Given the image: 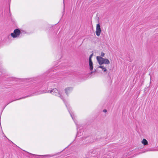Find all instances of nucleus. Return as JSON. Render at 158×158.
<instances>
[{"mask_svg": "<svg viewBox=\"0 0 158 158\" xmlns=\"http://www.w3.org/2000/svg\"><path fill=\"white\" fill-rule=\"evenodd\" d=\"M89 69L90 70H92L93 67V63L92 61H89Z\"/></svg>", "mask_w": 158, "mask_h": 158, "instance_id": "423d86ee", "label": "nucleus"}, {"mask_svg": "<svg viewBox=\"0 0 158 158\" xmlns=\"http://www.w3.org/2000/svg\"><path fill=\"white\" fill-rule=\"evenodd\" d=\"M105 55V53H103V52H102L101 53V56H103Z\"/></svg>", "mask_w": 158, "mask_h": 158, "instance_id": "ddd939ff", "label": "nucleus"}, {"mask_svg": "<svg viewBox=\"0 0 158 158\" xmlns=\"http://www.w3.org/2000/svg\"><path fill=\"white\" fill-rule=\"evenodd\" d=\"M104 158H111L110 157V156L108 155L105 154L103 156Z\"/></svg>", "mask_w": 158, "mask_h": 158, "instance_id": "9d476101", "label": "nucleus"}, {"mask_svg": "<svg viewBox=\"0 0 158 158\" xmlns=\"http://www.w3.org/2000/svg\"><path fill=\"white\" fill-rule=\"evenodd\" d=\"M98 68H101L104 72H106L107 71L106 68L103 65H101L98 67Z\"/></svg>", "mask_w": 158, "mask_h": 158, "instance_id": "6e6552de", "label": "nucleus"}, {"mask_svg": "<svg viewBox=\"0 0 158 158\" xmlns=\"http://www.w3.org/2000/svg\"><path fill=\"white\" fill-rule=\"evenodd\" d=\"M33 155L34 156H36V155H35V154H33Z\"/></svg>", "mask_w": 158, "mask_h": 158, "instance_id": "2eb2a0df", "label": "nucleus"}, {"mask_svg": "<svg viewBox=\"0 0 158 158\" xmlns=\"http://www.w3.org/2000/svg\"><path fill=\"white\" fill-rule=\"evenodd\" d=\"M103 112H107V110L106 109H104L103 110Z\"/></svg>", "mask_w": 158, "mask_h": 158, "instance_id": "4468645a", "label": "nucleus"}, {"mask_svg": "<svg viewBox=\"0 0 158 158\" xmlns=\"http://www.w3.org/2000/svg\"><path fill=\"white\" fill-rule=\"evenodd\" d=\"M21 31L19 29H15L14 32L11 34V35L13 38L18 37Z\"/></svg>", "mask_w": 158, "mask_h": 158, "instance_id": "f03ea898", "label": "nucleus"}, {"mask_svg": "<svg viewBox=\"0 0 158 158\" xmlns=\"http://www.w3.org/2000/svg\"><path fill=\"white\" fill-rule=\"evenodd\" d=\"M47 92L48 93H51L52 94L58 96L61 98L63 100L64 102L65 103V105L66 106V107L67 108V109L68 110L69 112V113L70 115L73 120L74 121L75 123L76 124L77 126V125L75 121V118L74 117V114L71 111V109L70 108L69 105L66 103L65 102L63 98L62 97V96L60 93L59 91L57 90L56 88H55L52 89L51 90H48V91Z\"/></svg>", "mask_w": 158, "mask_h": 158, "instance_id": "f257e3e1", "label": "nucleus"}, {"mask_svg": "<svg viewBox=\"0 0 158 158\" xmlns=\"http://www.w3.org/2000/svg\"><path fill=\"white\" fill-rule=\"evenodd\" d=\"M142 143L144 145H148V142L146 139H143L142 141Z\"/></svg>", "mask_w": 158, "mask_h": 158, "instance_id": "0eeeda50", "label": "nucleus"}, {"mask_svg": "<svg viewBox=\"0 0 158 158\" xmlns=\"http://www.w3.org/2000/svg\"><path fill=\"white\" fill-rule=\"evenodd\" d=\"M97 59L99 64L101 65L104 63L105 58H102L101 56H97Z\"/></svg>", "mask_w": 158, "mask_h": 158, "instance_id": "20e7f679", "label": "nucleus"}, {"mask_svg": "<svg viewBox=\"0 0 158 158\" xmlns=\"http://www.w3.org/2000/svg\"><path fill=\"white\" fill-rule=\"evenodd\" d=\"M93 55V54H91L89 56V61H92L91 60V58Z\"/></svg>", "mask_w": 158, "mask_h": 158, "instance_id": "9b49d317", "label": "nucleus"}, {"mask_svg": "<svg viewBox=\"0 0 158 158\" xmlns=\"http://www.w3.org/2000/svg\"><path fill=\"white\" fill-rule=\"evenodd\" d=\"M109 60L107 59H105L104 63L105 64H108L110 63Z\"/></svg>", "mask_w": 158, "mask_h": 158, "instance_id": "1a4fd4ad", "label": "nucleus"}, {"mask_svg": "<svg viewBox=\"0 0 158 158\" xmlns=\"http://www.w3.org/2000/svg\"><path fill=\"white\" fill-rule=\"evenodd\" d=\"M72 90L73 88L71 87L67 88L65 89V93L66 94L68 95V94L70 93Z\"/></svg>", "mask_w": 158, "mask_h": 158, "instance_id": "39448f33", "label": "nucleus"}, {"mask_svg": "<svg viewBox=\"0 0 158 158\" xmlns=\"http://www.w3.org/2000/svg\"><path fill=\"white\" fill-rule=\"evenodd\" d=\"M101 32V30L100 28V25L99 24H98L97 25L96 28V34L97 36H99L100 33Z\"/></svg>", "mask_w": 158, "mask_h": 158, "instance_id": "7ed1b4c3", "label": "nucleus"}, {"mask_svg": "<svg viewBox=\"0 0 158 158\" xmlns=\"http://www.w3.org/2000/svg\"><path fill=\"white\" fill-rule=\"evenodd\" d=\"M81 133L80 132V131H78L77 132V136H79L81 135Z\"/></svg>", "mask_w": 158, "mask_h": 158, "instance_id": "f8f14e48", "label": "nucleus"}]
</instances>
